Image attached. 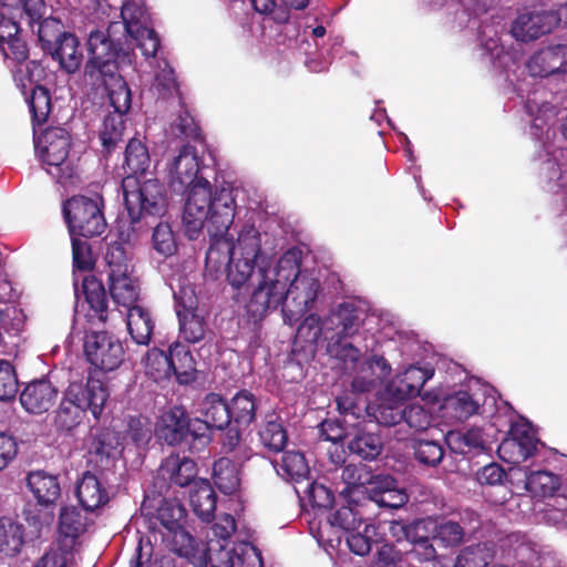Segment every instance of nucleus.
<instances>
[{"label": "nucleus", "instance_id": "f257e3e1", "mask_svg": "<svg viewBox=\"0 0 567 567\" xmlns=\"http://www.w3.org/2000/svg\"><path fill=\"white\" fill-rule=\"evenodd\" d=\"M236 207L231 188L221 187L213 192L210 183L195 186L184 205L185 235L195 240L206 227L212 237H224L234 223Z\"/></svg>", "mask_w": 567, "mask_h": 567}, {"label": "nucleus", "instance_id": "f03ea898", "mask_svg": "<svg viewBox=\"0 0 567 567\" xmlns=\"http://www.w3.org/2000/svg\"><path fill=\"white\" fill-rule=\"evenodd\" d=\"M155 518L172 534L171 549L195 567H207L212 561L210 547L185 529L187 511L177 499H162Z\"/></svg>", "mask_w": 567, "mask_h": 567}, {"label": "nucleus", "instance_id": "7ed1b4c3", "mask_svg": "<svg viewBox=\"0 0 567 567\" xmlns=\"http://www.w3.org/2000/svg\"><path fill=\"white\" fill-rule=\"evenodd\" d=\"M72 137L68 130L49 126L35 140V150L48 166V173L62 186L73 184L78 177V166L70 157Z\"/></svg>", "mask_w": 567, "mask_h": 567}, {"label": "nucleus", "instance_id": "20e7f679", "mask_svg": "<svg viewBox=\"0 0 567 567\" xmlns=\"http://www.w3.org/2000/svg\"><path fill=\"white\" fill-rule=\"evenodd\" d=\"M62 213L71 237L94 238L102 236L107 227L104 215V198L73 195L62 204Z\"/></svg>", "mask_w": 567, "mask_h": 567}, {"label": "nucleus", "instance_id": "39448f33", "mask_svg": "<svg viewBox=\"0 0 567 567\" xmlns=\"http://www.w3.org/2000/svg\"><path fill=\"white\" fill-rule=\"evenodd\" d=\"M155 433L167 445L190 452L199 450L197 443L205 445L208 442L200 420H192L183 406H173L165 411L157 422Z\"/></svg>", "mask_w": 567, "mask_h": 567}, {"label": "nucleus", "instance_id": "423d86ee", "mask_svg": "<svg viewBox=\"0 0 567 567\" xmlns=\"http://www.w3.org/2000/svg\"><path fill=\"white\" fill-rule=\"evenodd\" d=\"M124 205L126 210L141 214L146 219L162 217L168 206L166 187L156 178L141 181L136 176H125L122 179Z\"/></svg>", "mask_w": 567, "mask_h": 567}, {"label": "nucleus", "instance_id": "0eeeda50", "mask_svg": "<svg viewBox=\"0 0 567 567\" xmlns=\"http://www.w3.org/2000/svg\"><path fill=\"white\" fill-rule=\"evenodd\" d=\"M259 275L260 279L246 303L247 316L254 322L262 320L268 312L277 310L289 300L290 275H286V269L279 268V262L272 271L260 269Z\"/></svg>", "mask_w": 567, "mask_h": 567}, {"label": "nucleus", "instance_id": "6e6552de", "mask_svg": "<svg viewBox=\"0 0 567 567\" xmlns=\"http://www.w3.org/2000/svg\"><path fill=\"white\" fill-rule=\"evenodd\" d=\"M122 28V23L112 22L106 31H93L90 33L89 61L85 64L84 74L93 82L103 79L115 71H118L117 59L123 51L120 39H114L113 34Z\"/></svg>", "mask_w": 567, "mask_h": 567}, {"label": "nucleus", "instance_id": "1a4fd4ad", "mask_svg": "<svg viewBox=\"0 0 567 567\" xmlns=\"http://www.w3.org/2000/svg\"><path fill=\"white\" fill-rule=\"evenodd\" d=\"M208 168L200 166V158L194 146L185 144L174 158L169 169V185L176 193L192 194L195 186H206Z\"/></svg>", "mask_w": 567, "mask_h": 567}, {"label": "nucleus", "instance_id": "9d476101", "mask_svg": "<svg viewBox=\"0 0 567 567\" xmlns=\"http://www.w3.org/2000/svg\"><path fill=\"white\" fill-rule=\"evenodd\" d=\"M84 354L96 370L115 371L124 362L123 343L107 331H91L85 334Z\"/></svg>", "mask_w": 567, "mask_h": 567}, {"label": "nucleus", "instance_id": "9b49d317", "mask_svg": "<svg viewBox=\"0 0 567 567\" xmlns=\"http://www.w3.org/2000/svg\"><path fill=\"white\" fill-rule=\"evenodd\" d=\"M138 1L127 0L123 3L121 10L122 28L136 42L143 55L153 58L161 47V39L154 29L146 25V10L137 3Z\"/></svg>", "mask_w": 567, "mask_h": 567}, {"label": "nucleus", "instance_id": "f8f14e48", "mask_svg": "<svg viewBox=\"0 0 567 567\" xmlns=\"http://www.w3.org/2000/svg\"><path fill=\"white\" fill-rule=\"evenodd\" d=\"M279 268L286 269V275H290L288 281L289 299L298 307V311H308L318 297L320 282L318 279L307 276H300V261L295 251H287L279 259Z\"/></svg>", "mask_w": 567, "mask_h": 567}, {"label": "nucleus", "instance_id": "ddd939ff", "mask_svg": "<svg viewBox=\"0 0 567 567\" xmlns=\"http://www.w3.org/2000/svg\"><path fill=\"white\" fill-rule=\"evenodd\" d=\"M558 25V18L553 9L532 10L519 14L512 24V34L520 41L536 40L551 32Z\"/></svg>", "mask_w": 567, "mask_h": 567}, {"label": "nucleus", "instance_id": "4468645a", "mask_svg": "<svg viewBox=\"0 0 567 567\" xmlns=\"http://www.w3.org/2000/svg\"><path fill=\"white\" fill-rule=\"evenodd\" d=\"M66 391L85 412H90L94 420L102 416L110 393L107 386L99 379L87 377L86 382H71Z\"/></svg>", "mask_w": 567, "mask_h": 567}, {"label": "nucleus", "instance_id": "2eb2a0df", "mask_svg": "<svg viewBox=\"0 0 567 567\" xmlns=\"http://www.w3.org/2000/svg\"><path fill=\"white\" fill-rule=\"evenodd\" d=\"M362 310L353 301H343L324 320V332L336 338L353 337L362 324Z\"/></svg>", "mask_w": 567, "mask_h": 567}, {"label": "nucleus", "instance_id": "dca6fc26", "mask_svg": "<svg viewBox=\"0 0 567 567\" xmlns=\"http://www.w3.org/2000/svg\"><path fill=\"white\" fill-rule=\"evenodd\" d=\"M369 501L379 507L398 509L409 502V495L404 488L396 486V481L390 476H374L364 488Z\"/></svg>", "mask_w": 567, "mask_h": 567}, {"label": "nucleus", "instance_id": "f3484780", "mask_svg": "<svg viewBox=\"0 0 567 567\" xmlns=\"http://www.w3.org/2000/svg\"><path fill=\"white\" fill-rule=\"evenodd\" d=\"M527 68L533 76L546 78L556 73H567V44H556L535 52Z\"/></svg>", "mask_w": 567, "mask_h": 567}, {"label": "nucleus", "instance_id": "a211bd4d", "mask_svg": "<svg viewBox=\"0 0 567 567\" xmlns=\"http://www.w3.org/2000/svg\"><path fill=\"white\" fill-rule=\"evenodd\" d=\"M58 389L47 379L29 382L20 393L22 408L31 414L48 412L58 399Z\"/></svg>", "mask_w": 567, "mask_h": 567}, {"label": "nucleus", "instance_id": "6ab92c4d", "mask_svg": "<svg viewBox=\"0 0 567 567\" xmlns=\"http://www.w3.org/2000/svg\"><path fill=\"white\" fill-rule=\"evenodd\" d=\"M82 292L87 305L85 315L87 320L104 324L109 316V300L103 282L92 275L85 276L82 281Z\"/></svg>", "mask_w": 567, "mask_h": 567}, {"label": "nucleus", "instance_id": "aec40b11", "mask_svg": "<svg viewBox=\"0 0 567 567\" xmlns=\"http://www.w3.org/2000/svg\"><path fill=\"white\" fill-rule=\"evenodd\" d=\"M90 83L96 91L102 90V92L107 95L111 105L114 107V112L126 114L130 111L132 93L126 81L120 74V71H115L103 76V79Z\"/></svg>", "mask_w": 567, "mask_h": 567}, {"label": "nucleus", "instance_id": "412c9836", "mask_svg": "<svg viewBox=\"0 0 567 567\" xmlns=\"http://www.w3.org/2000/svg\"><path fill=\"white\" fill-rule=\"evenodd\" d=\"M76 497L86 512H94L110 501V494L103 482L90 471L83 473L75 488Z\"/></svg>", "mask_w": 567, "mask_h": 567}, {"label": "nucleus", "instance_id": "4be33fe9", "mask_svg": "<svg viewBox=\"0 0 567 567\" xmlns=\"http://www.w3.org/2000/svg\"><path fill=\"white\" fill-rule=\"evenodd\" d=\"M25 481L29 491L41 506L54 505L61 496L58 475L39 470L28 473Z\"/></svg>", "mask_w": 567, "mask_h": 567}, {"label": "nucleus", "instance_id": "5701e85b", "mask_svg": "<svg viewBox=\"0 0 567 567\" xmlns=\"http://www.w3.org/2000/svg\"><path fill=\"white\" fill-rule=\"evenodd\" d=\"M199 411L204 417L200 422L205 432L208 429L224 430L231 424L229 402L219 393H207L199 403Z\"/></svg>", "mask_w": 567, "mask_h": 567}, {"label": "nucleus", "instance_id": "b1692460", "mask_svg": "<svg viewBox=\"0 0 567 567\" xmlns=\"http://www.w3.org/2000/svg\"><path fill=\"white\" fill-rule=\"evenodd\" d=\"M351 454L363 461L377 460L383 451V441L380 434L368 429V423L355 426L348 441Z\"/></svg>", "mask_w": 567, "mask_h": 567}, {"label": "nucleus", "instance_id": "393cba45", "mask_svg": "<svg viewBox=\"0 0 567 567\" xmlns=\"http://www.w3.org/2000/svg\"><path fill=\"white\" fill-rule=\"evenodd\" d=\"M189 504L193 513L203 523H212L215 519L217 494L208 480L199 478L194 482L189 493Z\"/></svg>", "mask_w": 567, "mask_h": 567}, {"label": "nucleus", "instance_id": "a878e982", "mask_svg": "<svg viewBox=\"0 0 567 567\" xmlns=\"http://www.w3.org/2000/svg\"><path fill=\"white\" fill-rule=\"evenodd\" d=\"M117 442L115 434L109 429L99 430L89 446L90 462L100 471L107 470L115 461Z\"/></svg>", "mask_w": 567, "mask_h": 567}, {"label": "nucleus", "instance_id": "bb28decb", "mask_svg": "<svg viewBox=\"0 0 567 567\" xmlns=\"http://www.w3.org/2000/svg\"><path fill=\"white\" fill-rule=\"evenodd\" d=\"M171 377L175 375L178 384L187 385L196 381V361L189 348L181 342L169 346Z\"/></svg>", "mask_w": 567, "mask_h": 567}, {"label": "nucleus", "instance_id": "cd10ccee", "mask_svg": "<svg viewBox=\"0 0 567 567\" xmlns=\"http://www.w3.org/2000/svg\"><path fill=\"white\" fill-rule=\"evenodd\" d=\"M47 53H49L54 61H58L60 68L68 74L75 73L81 68L83 61L79 39L71 32H68Z\"/></svg>", "mask_w": 567, "mask_h": 567}, {"label": "nucleus", "instance_id": "c85d7f7f", "mask_svg": "<svg viewBox=\"0 0 567 567\" xmlns=\"http://www.w3.org/2000/svg\"><path fill=\"white\" fill-rule=\"evenodd\" d=\"M126 326L135 343L140 346L150 344L155 328V321L148 308L142 305L130 307L126 313Z\"/></svg>", "mask_w": 567, "mask_h": 567}, {"label": "nucleus", "instance_id": "c756f323", "mask_svg": "<svg viewBox=\"0 0 567 567\" xmlns=\"http://www.w3.org/2000/svg\"><path fill=\"white\" fill-rule=\"evenodd\" d=\"M107 284L110 295L115 303L126 309L138 305L141 288L138 279L133 276V271L122 276H109Z\"/></svg>", "mask_w": 567, "mask_h": 567}, {"label": "nucleus", "instance_id": "7c9ffc66", "mask_svg": "<svg viewBox=\"0 0 567 567\" xmlns=\"http://www.w3.org/2000/svg\"><path fill=\"white\" fill-rule=\"evenodd\" d=\"M161 473L163 476H167L171 484L176 486L194 485L197 482V465L189 457H179L178 455H172L167 457L161 466Z\"/></svg>", "mask_w": 567, "mask_h": 567}, {"label": "nucleus", "instance_id": "2f4dec72", "mask_svg": "<svg viewBox=\"0 0 567 567\" xmlns=\"http://www.w3.org/2000/svg\"><path fill=\"white\" fill-rule=\"evenodd\" d=\"M258 401L249 390L238 391L229 402L230 422L238 426L247 427L257 415Z\"/></svg>", "mask_w": 567, "mask_h": 567}, {"label": "nucleus", "instance_id": "473e14b6", "mask_svg": "<svg viewBox=\"0 0 567 567\" xmlns=\"http://www.w3.org/2000/svg\"><path fill=\"white\" fill-rule=\"evenodd\" d=\"M260 444L270 453H280L287 445L288 434L279 416L270 414L258 430Z\"/></svg>", "mask_w": 567, "mask_h": 567}, {"label": "nucleus", "instance_id": "72a5a7b5", "mask_svg": "<svg viewBox=\"0 0 567 567\" xmlns=\"http://www.w3.org/2000/svg\"><path fill=\"white\" fill-rule=\"evenodd\" d=\"M431 375L426 370L412 365L393 382L395 393L401 400L415 398Z\"/></svg>", "mask_w": 567, "mask_h": 567}, {"label": "nucleus", "instance_id": "f704fd0d", "mask_svg": "<svg viewBox=\"0 0 567 567\" xmlns=\"http://www.w3.org/2000/svg\"><path fill=\"white\" fill-rule=\"evenodd\" d=\"M213 480L215 486L225 495H234L239 491V471L236 464L227 457H220L214 462Z\"/></svg>", "mask_w": 567, "mask_h": 567}, {"label": "nucleus", "instance_id": "c9c22d12", "mask_svg": "<svg viewBox=\"0 0 567 567\" xmlns=\"http://www.w3.org/2000/svg\"><path fill=\"white\" fill-rule=\"evenodd\" d=\"M277 473L293 483L309 481L310 468L305 455L298 451H286L281 462L276 465Z\"/></svg>", "mask_w": 567, "mask_h": 567}, {"label": "nucleus", "instance_id": "e433bc0d", "mask_svg": "<svg viewBox=\"0 0 567 567\" xmlns=\"http://www.w3.org/2000/svg\"><path fill=\"white\" fill-rule=\"evenodd\" d=\"M24 545V527L8 517H0V551L6 556L18 555Z\"/></svg>", "mask_w": 567, "mask_h": 567}, {"label": "nucleus", "instance_id": "4c0bfd02", "mask_svg": "<svg viewBox=\"0 0 567 567\" xmlns=\"http://www.w3.org/2000/svg\"><path fill=\"white\" fill-rule=\"evenodd\" d=\"M151 165L147 147L137 138H131L125 147L124 171L126 176L140 177Z\"/></svg>", "mask_w": 567, "mask_h": 567}, {"label": "nucleus", "instance_id": "58836bf2", "mask_svg": "<svg viewBox=\"0 0 567 567\" xmlns=\"http://www.w3.org/2000/svg\"><path fill=\"white\" fill-rule=\"evenodd\" d=\"M85 414L86 412L65 390L55 412L54 424L60 431L70 432L82 423Z\"/></svg>", "mask_w": 567, "mask_h": 567}, {"label": "nucleus", "instance_id": "ea45409f", "mask_svg": "<svg viewBox=\"0 0 567 567\" xmlns=\"http://www.w3.org/2000/svg\"><path fill=\"white\" fill-rule=\"evenodd\" d=\"M27 103L31 114L33 130L42 126L49 120L52 112V100L49 89L41 84L32 87L31 94L27 97Z\"/></svg>", "mask_w": 567, "mask_h": 567}, {"label": "nucleus", "instance_id": "a19ab883", "mask_svg": "<svg viewBox=\"0 0 567 567\" xmlns=\"http://www.w3.org/2000/svg\"><path fill=\"white\" fill-rule=\"evenodd\" d=\"M445 442L455 454L466 455L473 450L485 449L483 431L478 427H472L465 432L450 431L445 436Z\"/></svg>", "mask_w": 567, "mask_h": 567}, {"label": "nucleus", "instance_id": "79ce46f5", "mask_svg": "<svg viewBox=\"0 0 567 567\" xmlns=\"http://www.w3.org/2000/svg\"><path fill=\"white\" fill-rule=\"evenodd\" d=\"M0 6L8 9L11 14L19 16L21 19L25 18L32 30L34 21H38L48 11L44 0H0Z\"/></svg>", "mask_w": 567, "mask_h": 567}, {"label": "nucleus", "instance_id": "37998d69", "mask_svg": "<svg viewBox=\"0 0 567 567\" xmlns=\"http://www.w3.org/2000/svg\"><path fill=\"white\" fill-rule=\"evenodd\" d=\"M124 114L112 112L104 116L103 125L100 131V140L103 152L110 154L115 150L118 143L123 141L125 124Z\"/></svg>", "mask_w": 567, "mask_h": 567}, {"label": "nucleus", "instance_id": "c03bdc74", "mask_svg": "<svg viewBox=\"0 0 567 567\" xmlns=\"http://www.w3.org/2000/svg\"><path fill=\"white\" fill-rule=\"evenodd\" d=\"M443 409L452 417L464 421L478 412L480 403L467 391H458L444 399Z\"/></svg>", "mask_w": 567, "mask_h": 567}, {"label": "nucleus", "instance_id": "a18cd8bd", "mask_svg": "<svg viewBox=\"0 0 567 567\" xmlns=\"http://www.w3.org/2000/svg\"><path fill=\"white\" fill-rule=\"evenodd\" d=\"M127 212V218L120 220L117 225V234L120 243L135 244L141 236L146 234L152 227L153 221L146 219L141 214H133L131 210Z\"/></svg>", "mask_w": 567, "mask_h": 567}, {"label": "nucleus", "instance_id": "49530a36", "mask_svg": "<svg viewBox=\"0 0 567 567\" xmlns=\"http://www.w3.org/2000/svg\"><path fill=\"white\" fill-rule=\"evenodd\" d=\"M466 528V524L463 526L452 519L433 518L432 539L441 542L445 547H454L463 542Z\"/></svg>", "mask_w": 567, "mask_h": 567}, {"label": "nucleus", "instance_id": "de8ad7c7", "mask_svg": "<svg viewBox=\"0 0 567 567\" xmlns=\"http://www.w3.org/2000/svg\"><path fill=\"white\" fill-rule=\"evenodd\" d=\"M35 24L38 25V40L44 52H48L68 33L62 21L54 17H45L44 14L38 21H34Z\"/></svg>", "mask_w": 567, "mask_h": 567}, {"label": "nucleus", "instance_id": "09e8293b", "mask_svg": "<svg viewBox=\"0 0 567 567\" xmlns=\"http://www.w3.org/2000/svg\"><path fill=\"white\" fill-rule=\"evenodd\" d=\"M363 507L364 505L358 502L341 506L331 515L330 523L346 532L358 530L362 524H367Z\"/></svg>", "mask_w": 567, "mask_h": 567}, {"label": "nucleus", "instance_id": "8fccbe9b", "mask_svg": "<svg viewBox=\"0 0 567 567\" xmlns=\"http://www.w3.org/2000/svg\"><path fill=\"white\" fill-rule=\"evenodd\" d=\"M226 556L230 567H264L261 551L249 542L236 544Z\"/></svg>", "mask_w": 567, "mask_h": 567}, {"label": "nucleus", "instance_id": "3c124183", "mask_svg": "<svg viewBox=\"0 0 567 567\" xmlns=\"http://www.w3.org/2000/svg\"><path fill=\"white\" fill-rule=\"evenodd\" d=\"M233 254L238 252V257L256 261L260 254V233L254 225H245L238 234L237 244L231 245Z\"/></svg>", "mask_w": 567, "mask_h": 567}, {"label": "nucleus", "instance_id": "603ef678", "mask_svg": "<svg viewBox=\"0 0 567 567\" xmlns=\"http://www.w3.org/2000/svg\"><path fill=\"white\" fill-rule=\"evenodd\" d=\"M364 412L368 417L367 423L377 422L380 425L383 426H393L399 424L403 417L404 414L403 408L399 404H390V403H379L377 405H365Z\"/></svg>", "mask_w": 567, "mask_h": 567}, {"label": "nucleus", "instance_id": "864d4df0", "mask_svg": "<svg viewBox=\"0 0 567 567\" xmlns=\"http://www.w3.org/2000/svg\"><path fill=\"white\" fill-rule=\"evenodd\" d=\"M526 488L536 496H551L559 488L560 481L549 471H535L526 476Z\"/></svg>", "mask_w": 567, "mask_h": 567}, {"label": "nucleus", "instance_id": "5fc2aeb1", "mask_svg": "<svg viewBox=\"0 0 567 567\" xmlns=\"http://www.w3.org/2000/svg\"><path fill=\"white\" fill-rule=\"evenodd\" d=\"M178 318L179 336L188 343H198L204 340L207 329L205 318L196 312L181 315Z\"/></svg>", "mask_w": 567, "mask_h": 567}, {"label": "nucleus", "instance_id": "6e6d98bb", "mask_svg": "<svg viewBox=\"0 0 567 567\" xmlns=\"http://www.w3.org/2000/svg\"><path fill=\"white\" fill-rule=\"evenodd\" d=\"M143 362L146 373L155 381L171 378L169 351L165 352L155 347L148 349Z\"/></svg>", "mask_w": 567, "mask_h": 567}, {"label": "nucleus", "instance_id": "4d7b16f0", "mask_svg": "<svg viewBox=\"0 0 567 567\" xmlns=\"http://www.w3.org/2000/svg\"><path fill=\"white\" fill-rule=\"evenodd\" d=\"M172 132L181 138L193 141L199 144L205 143V136L200 126L188 110H181L172 123Z\"/></svg>", "mask_w": 567, "mask_h": 567}, {"label": "nucleus", "instance_id": "13d9d810", "mask_svg": "<svg viewBox=\"0 0 567 567\" xmlns=\"http://www.w3.org/2000/svg\"><path fill=\"white\" fill-rule=\"evenodd\" d=\"M152 422L144 415H132L126 420L124 437L136 446L147 445L152 439Z\"/></svg>", "mask_w": 567, "mask_h": 567}, {"label": "nucleus", "instance_id": "bf43d9fd", "mask_svg": "<svg viewBox=\"0 0 567 567\" xmlns=\"http://www.w3.org/2000/svg\"><path fill=\"white\" fill-rule=\"evenodd\" d=\"M444 446L434 440H415L413 442V454L415 460L425 466L435 467L444 457Z\"/></svg>", "mask_w": 567, "mask_h": 567}, {"label": "nucleus", "instance_id": "052dcab7", "mask_svg": "<svg viewBox=\"0 0 567 567\" xmlns=\"http://www.w3.org/2000/svg\"><path fill=\"white\" fill-rule=\"evenodd\" d=\"M255 264L256 261L238 257V252H234L227 264L226 278L228 284L234 288L246 285L255 270Z\"/></svg>", "mask_w": 567, "mask_h": 567}, {"label": "nucleus", "instance_id": "680f3d73", "mask_svg": "<svg viewBox=\"0 0 567 567\" xmlns=\"http://www.w3.org/2000/svg\"><path fill=\"white\" fill-rule=\"evenodd\" d=\"M324 331V321L316 313L307 316L299 324L296 332L295 342L303 343V348L309 346L312 350L316 349L317 343Z\"/></svg>", "mask_w": 567, "mask_h": 567}, {"label": "nucleus", "instance_id": "e2e57ef3", "mask_svg": "<svg viewBox=\"0 0 567 567\" xmlns=\"http://www.w3.org/2000/svg\"><path fill=\"white\" fill-rule=\"evenodd\" d=\"M104 259L109 268L107 277L122 276L133 271L128 262L126 249L120 241H113L107 245Z\"/></svg>", "mask_w": 567, "mask_h": 567}, {"label": "nucleus", "instance_id": "0e129e2a", "mask_svg": "<svg viewBox=\"0 0 567 567\" xmlns=\"http://www.w3.org/2000/svg\"><path fill=\"white\" fill-rule=\"evenodd\" d=\"M86 529V519L76 507H63L60 513L59 530L64 537L76 538Z\"/></svg>", "mask_w": 567, "mask_h": 567}, {"label": "nucleus", "instance_id": "69168bd1", "mask_svg": "<svg viewBox=\"0 0 567 567\" xmlns=\"http://www.w3.org/2000/svg\"><path fill=\"white\" fill-rule=\"evenodd\" d=\"M433 517L415 519L410 524L393 523L391 529L394 532L396 528L402 533L403 537L412 545L417 544L432 534Z\"/></svg>", "mask_w": 567, "mask_h": 567}, {"label": "nucleus", "instance_id": "338daca9", "mask_svg": "<svg viewBox=\"0 0 567 567\" xmlns=\"http://www.w3.org/2000/svg\"><path fill=\"white\" fill-rule=\"evenodd\" d=\"M152 247L163 257H169L177 250V244L171 226L167 223H158L153 228Z\"/></svg>", "mask_w": 567, "mask_h": 567}, {"label": "nucleus", "instance_id": "774afa93", "mask_svg": "<svg viewBox=\"0 0 567 567\" xmlns=\"http://www.w3.org/2000/svg\"><path fill=\"white\" fill-rule=\"evenodd\" d=\"M329 340L327 351L331 357L342 361L347 367H353L360 358V350L352 343L344 342L347 338H336V336H326Z\"/></svg>", "mask_w": 567, "mask_h": 567}]
</instances>
